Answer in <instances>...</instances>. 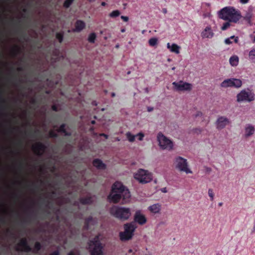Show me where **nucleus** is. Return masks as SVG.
Returning a JSON list of instances; mask_svg holds the SVG:
<instances>
[{
    "mask_svg": "<svg viewBox=\"0 0 255 255\" xmlns=\"http://www.w3.org/2000/svg\"><path fill=\"white\" fill-rule=\"evenodd\" d=\"M126 135L128 139L129 142H134L135 140V137L136 135H134L131 134L130 132H127Z\"/></svg>",
    "mask_w": 255,
    "mask_h": 255,
    "instance_id": "obj_31",
    "label": "nucleus"
},
{
    "mask_svg": "<svg viewBox=\"0 0 255 255\" xmlns=\"http://www.w3.org/2000/svg\"><path fill=\"white\" fill-rule=\"evenodd\" d=\"M49 136L51 137H56L57 136V133L52 130H51L49 131Z\"/></svg>",
    "mask_w": 255,
    "mask_h": 255,
    "instance_id": "obj_37",
    "label": "nucleus"
},
{
    "mask_svg": "<svg viewBox=\"0 0 255 255\" xmlns=\"http://www.w3.org/2000/svg\"><path fill=\"white\" fill-rule=\"evenodd\" d=\"M162 191L163 192H166V188H163L162 189Z\"/></svg>",
    "mask_w": 255,
    "mask_h": 255,
    "instance_id": "obj_60",
    "label": "nucleus"
},
{
    "mask_svg": "<svg viewBox=\"0 0 255 255\" xmlns=\"http://www.w3.org/2000/svg\"><path fill=\"white\" fill-rule=\"evenodd\" d=\"M116 140H118V141H120L121 139H120V138L117 137V138H116Z\"/></svg>",
    "mask_w": 255,
    "mask_h": 255,
    "instance_id": "obj_62",
    "label": "nucleus"
},
{
    "mask_svg": "<svg viewBox=\"0 0 255 255\" xmlns=\"http://www.w3.org/2000/svg\"><path fill=\"white\" fill-rule=\"evenodd\" d=\"M136 136H138V139L139 140H143V139L144 138V134H143V133H142V132H139V133L136 134Z\"/></svg>",
    "mask_w": 255,
    "mask_h": 255,
    "instance_id": "obj_40",
    "label": "nucleus"
},
{
    "mask_svg": "<svg viewBox=\"0 0 255 255\" xmlns=\"http://www.w3.org/2000/svg\"><path fill=\"white\" fill-rule=\"evenodd\" d=\"M208 195L210 198L211 200L213 201L214 200V193L212 188L208 189Z\"/></svg>",
    "mask_w": 255,
    "mask_h": 255,
    "instance_id": "obj_35",
    "label": "nucleus"
},
{
    "mask_svg": "<svg viewBox=\"0 0 255 255\" xmlns=\"http://www.w3.org/2000/svg\"><path fill=\"white\" fill-rule=\"evenodd\" d=\"M85 23L81 20H78L75 23V28L72 29L74 32H80L85 27Z\"/></svg>",
    "mask_w": 255,
    "mask_h": 255,
    "instance_id": "obj_16",
    "label": "nucleus"
},
{
    "mask_svg": "<svg viewBox=\"0 0 255 255\" xmlns=\"http://www.w3.org/2000/svg\"><path fill=\"white\" fill-rule=\"evenodd\" d=\"M152 174L146 170L139 169L134 174V178L140 183L145 184L152 180Z\"/></svg>",
    "mask_w": 255,
    "mask_h": 255,
    "instance_id": "obj_6",
    "label": "nucleus"
},
{
    "mask_svg": "<svg viewBox=\"0 0 255 255\" xmlns=\"http://www.w3.org/2000/svg\"><path fill=\"white\" fill-rule=\"evenodd\" d=\"M73 0H66L64 3V6L66 8L69 7L73 2Z\"/></svg>",
    "mask_w": 255,
    "mask_h": 255,
    "instance_id": "obj_36",
    "label": "nucleus"
},
{
    "mask_svg": "<svg viewBox=\"0 0 255 255\" xmlns=\"http://www.w3.org/2000/svg\"><path fill=\"white\" fill-rule=\"evenodd\" d=\"M68 255H80V253L78 251H72L69 252Z\"/></svg>",
    "mask_w": 255,
    "mask_h": 255,
    "instance_id": "obj_38",
    "label": "nucleus"
},
{
    "mask_svg": "<svg viewBox=\"0 0 255 255\" xmlns=\"http://www.w3.org/2000/svg\"><path fill=\"white\" fill-rule=\"evenodd\" d=\"M148 43L149 46H157L158 43V39L157 38H151L149 39Z\"/></svg>",
    "mask_w": 255,
    "mask_h": 255,
    "instance_id": "obj_26",
    "label": "nucleus"
},
{
    "mask_svg": "<svg viewBox=\"0 0 255 255\" xmlns=\"http://www.w3.org/2000/svg\"><path fill=\"white\" fill-rule=\"evenodd\" d=\"M242 80L238 79L231 78L225 79L221 84V87L223 88L235 87L240 88L242 86Z\"/></svg>",
    "mask_w": 255,
    "mask_h": 255,
    "instance_id": "obj_9",
    "label": "nucleus"
},
{
    "mask_svg": "<svg viewBox=\"0 0 255 255\" xmlns=\"http://www.w3.org/2000/svg\"><path fill=\"white\" fill-rule=\"evenodd\" d=\"M131 197L130 192L127 188L119 181H116L112 185L111 193L108 196L110 202L117 203L122 200L124 204L129 201Z\"/></svg>",
    "mask_w": 255,
    "mask_h": 255,
    "instance_id": "obj_1",
    "label": "nucleus"
},
{
    "mask_svg": "<svg viewBox=\"0 0 255 255\" xmlns=\"http://www.w3.org/2000/svg\"><path fill=\"white\" fill-rule=\"evenodd\" d=\"M231 124V121L228 117L225 116H218L215 122L216 128L219 130L224 128L227 126Z\"/></svg>",
    "mask_w": 255,
    "mask_h": 255,
    "instance_id": "obj_11",
    "label": "nucleus"
},
{
    "mask_svg": "<svg viewBox=\"0 0 255 255\" xmlns=\"http://www.w3.org/2000/svg\"><path fill=\"white\" fill-rule=\"evenodd\" d=\"M241 3L246 4L248 3L249 0H240Z\"/></svg>",
    "mask_w": 255,
    "mask_h": 255,
    "instance_id": "obj_44",
    "label": "nucleus"
},
{
    "mask_svg": "<svg viewBox=\"0 0 255 255\" xmlns=\"http://www.w3.org/2000/svg\"><path fill=\"white\" fill-rule=\"evenodd\" d=\"M101 135L104 136L105 137V138H106V139L108 138V136L107 134L103 133V134H101Z\"/></svg>",
    "mask_w": 255,
    "mask_h": 255,
    "instance_id": "obj_51",
    "label": "nucleus"
},
{
    "mask_svg": "<svg viewBox=\"0 0 255 255\" xmlns=\"http://www.w3.org/2000/svg\"><path fill=\"white\" fill-rule=\"evenodd\" d=\"M125 31H126V29H124V28H123V29H121V31L122 32H124Z\"/></svg>",
    "mask_w": 255,
    "mask_h": 255,
    "instance_id": "obj_56",
    "label": "nucleus"
},
{
    "mask_svg": "<svg viewBox=\"0 0 255 255\" xmlns=\"http://www.w3.org/2000/svg\"><path fill=\"white\" fill-rule=\"evenodd\" d=\"M49 255H59V252L58 250L55 251Z\"/></svg>",
    "mask_w": 255,
    "mask_h": 255,
    "instance_id": "obj_43",
    "label": "nucleus"
},
{
    "mask_svg": "<svg viewBox=\"0 0 255 255\" xmlns=\"http://www.w3.org/2000/svg\"><path fill=\"white\" fill-rule=\"evenodd\" d=\"M137 226L133 222L127 223L124 225V231L120 233L119 236L121 241H128L132 239L134 236L135 230Z\"/></svg>",
    "mask_w": 255,
    "mask_h": 255,
    "instance_id": "obj_4",
    "label": "nucleus"
},
{
    "mask_svg": "<svg viewBox=\"0 0 255 255\" xmlns=\"http://www.w3.org/2000/svg\"><path fill=\"white\" fill-rule=\"evenodd\" d=\"M255 99V95L252 90L248 88L247 89L241 90L240 93L237 96V101L238 102H251L254 101Z\"/></svg>",
    "mask_w": 255,
    "mask_h": 255,
    "instance_id": "obj_5",
    "label": "nucleus"
},
{
    "mask_svg": "<svg viewBox=\"0 0 255 255\" xmlns=\"http://www.w3.org/2000/svg\"><path fill=\"white\" fill-rule=\"evenodd\" d=\"M195 131L196 132H201L202 131V129H200V128H195Z\"/></svg>",
    "mask_w": 255,
    "mask_h": 255,
    "instance_id": "obj_47",
    "label": "nucleus"
},
{
    "mask_svg": "<svg viewBox=\"0 0 255 255\" xmlns=\"http://www.w3.org/2000/svg\"><path fill=\"white\" fill-rule=\"evenodd\" d=\"M214 35L211 26H207L201 32V36L202 38H212Z\"/></svg>",
    "mask_w": 255,
    "mask_h": 255,
    "instance_id": "obj_15",
    "label": "nucleus"
},
{
    "mask_svg": "<svg viewBox=\"0 0 255 255\" xmlns=\"http://www.w3.org/2000/svg\"><path fill=\"white\" fill-rule=\"evenodd\" d=\"M219 16L222 19L233 23H237L242 17L241 12L233 7L222 8L219 12Z\"/></svg>",
    "mask_w": 255,
    "mask_h": 255,
    "instance_id": "obj_2",
    "label": "nucleus"
},
{
    "mask_svg": "<svg viewBox=\"0 0 255 255\" xmlns=\"http://www.w3.org/2000/svg\"><path fill=\"white\" fill-rule=\"evenodd\" d=\"M223 205V203L222 202H220L218 203V206H222Z\"/></svg>",
    "mask_w": 255,
    "mask_h": 255,
    "instance_id": "obj_59",
    "label": "nucleus"
},
{
    "mask_svg": "<svg viewBox=\"0 0 255 255\" xmlns=\"http://www.w3.org/2000/svg\"><path fill=\"white\" fill-rule=\"evenodd\" d=\"M93 164L94 166H96V159L93 160Z\"/></svg>",
    "mask_w": 255,
    "mask_h": 255,
    "instance_id": "obj_54",
    "label": "nucleus"
},
{
    "mask_svg": "<svg viewBox=\"0 0 255 255\" xmlns=\"http://www.w3.org/2000/svg\"><path fill=\"white\" fill-rule=\"evenodd\" d=\"M91 123H92V124H95V121H92L91 122Z\"/></svg>",
    "mask_w": 255,
    "mask_h": 255,
    "instance_id": "obj_64",
    "label": "nucleus"
},
{
    "mask_svg": "<svg viewBox=\"0 0 255 255\" xmlns=\"http://www.w3.org/2000/svg\"><path fill=\"white\" fill-rule=\"evenodd\" d=\"M153 108H151V107H147V111L148 112H150V111H153Z\"/></svg>",
    "mask_w": 255,
    "mask_h": 255,
    "instance_id": "obj_46",
    "label": "nucleus"
},
{
    "mask_svg": "<svg viewBox=\"0 0 255 255\" xmlns=\"http://www.w3.org/2000/svg\"><path fill=\"white\" fill-rule=\"evenodd\" d=\"M56 37L58 40L59 42L61 43L63 41V34L61 32L57 33L56 35Z\"/></svg>",
    "mask_w": 255,
    "mask_h": 255,
    "instance_id": "obj_34",
    "label": "nucleus"
},
{
    "mask_svg": "<svg viewBox=\"0 0 255 255\" xmlns=\"http://www.w3.org/2000/svg\"><path fill=\"white\" fill-rule=\"evenodd\" d=\"M4 109V108L3 107V106H2V105L0 104V110H3Z\"/></svg>",
    "mask_w": 255,
    "mask_h": 255,
    "instance_id": "obj_52",
    "label": "nucleus"
},
{
    "mask_svg": "<svg viewBox=\"0 0 255 255\" xmlns=\"http://www.w3.org/2000/svg\"><path fill=\"white\" fill-rule=\"evenodd\" d=\"M231 22H229V20H227V22H225L223 26L221 27V30H226L228 29V28L231 26Z\"/></svg>",
    "mask_w": 255,
    "mask_h": 255,
    "instance_id": "obj_32",
    "label": "nucleus"
},
{
    "mask_svg": "<svg viewBox=\"0 0 255 255\" xmlns=\"http://www.w3.org/2000/svg\"><path fill=\"white\" fill-rule=\"evenodd\" d=\"M32 149L35 154L41 156L46 149V146L41 142H37L33 144Z\"/></svg>",
    "mask_w": 255,
    "mask_h": 255,
    "instance_id": "obj_13",
    "label": "nucleus"
},
{
    "mask_svg": "<svg viewBox=\"0 0 255 255\" xmlns=\"http://www.w3.org/2000/svg\"><path fill=\"white\" fill-rule=\"evenodd\" d=\"M254 232H255V225H254V226L253 227V229L252 230V233H254Z\"/></svg>",
    "mask_w": 255,
    "mask_h": 255,
    "instance_id": "obj_55",
    "label": "nucleus"
},
{
    "mask_svg": "<svg viewBox=\"0 0 255 255\" xmlns=\"http://www.w3.org/2000/svg\"><path fill=\"white\" fill-rule=\"evenodd\" d=\"M121 18L122 19H123L124 21H127L128 20L129 18H128V17L127 16H124V15H122L121 16Z\"/></svg>",
    "mask_w": 255,
    "mask_h": 255,
    "instance_id": "obj_41",
    "label": "nucleus"
},
{
    "mask_svg": "<svg viewBox=\"0 0 255 255\" xmlns=\"http://www.w3.org/2000/svg\"><path fill=\"white\" fill-rule=\"evenodd\" d=\"M167 9L166 8H162V12L163 13H167Z\"/></svg>",
    "mask_w": 255,
    "mask_h": 255,
    "instance_id": "obj_50",
    "label": "nucleus"
},
{
    "mask_svg": "<svg viewBox=\"0 0 255 255\" xmlns=\"http://www.w3.org/2000/svg\"><path fill=\"white\" fill-rule=\"evenodd\" d=\"M52 108V110L53 111H57V108L56 107V106H53Z\"/></svg>",
    "mask_w": 255,
    "mask_h": 255,
    "instance_id": "obj_48",
    "label": "nucleus"
},
{
    "mask_svg": "<svg viewBox=\"0 0 255 255\" xmlns=\"http://www.w3.org/2000/svg\"><path fill=\"white\" fill-rule=\"evenodd\" d=\"M121 12L118 10V9H116V10H114L112 12H111L109 16L111 17H112L113 18H114V17H118L121 15Z\"/></svg>",
    "mask_w": 255,
    "mask_h": 255,
    "instance_id": "obj_29",
    "label": "nucleus"
},
{
    "mask_svg": "<svg viewBox=\"0 0 255 255\" xmlns=\"http://www.w3.org/2000/svg\"><path fill=\"white\" fill-rule=\"evenodd\" d=\"M175 167L186 173H192V171L188 167L187 159L178 156L175 158Z\"/></svg>",
    "mask_w": 255,
    "mask_h": 255,
    "instance_id": "obj_8",
    "label": "nucleus"
},
{
    "mask_svg": "<svg viewBox=\"0 0 255 255\" xmlns=\"http://www.w3.org/2000/svg\"><path fill=\"white\" fill-rule=\"evenodd\" d=\"M115 95H116V94H115V93H112L111 94V97H114V96H115Z\"/></svg>",
    "mask_w": 255,
    "mask_h": 255,
    "instance_id": "obj_57",
    "label": "nucleus"
},
{
    "mask_svg": "<svg viewBox=\"0 0 255 255\" xmlns=\"http://www.w3.org/2000/svg\"><path fill=\"white\" fill-rule=\"evenodd\" d=\"M97 120L102 122V124L104 125H108V122L111 121L110 119V116L108 113L105 114L101 117L99 116H98V117L97 116Z\"/></svg>",
    "mask_w": 255,
    "mask_h": 255,
    "instance_id": "obj_18",
    "label": "nucleus"
},
{
    "mask_svg": "<svg viewBox=\"0 0 255 255\" xmlns=\"http://www.w3.org/2000/svg\"><path fill=\"white\" fill-rule=\"evenodd\" d=\"M105 109H104V108H103V109H101V111H102V112H103V111H105Z\"/></svg>",
    "mask_w": 255,
    "mask_h": 255,
    "instance_id": "obj_63",
    "label": "nucleus"
},
{
    "mask_svg": "<svg viewBox=\"0 0 255 255\" xmlns=\"http://www.w3.org/2000/svg\"><path fill=\"white\" fill-rule=\"evenodd\" d=\"M106 168V165L105 164L103 163L101 159L97 158V169H105Z\"/></svg>",
    "mask_w": 255,
    "mask_h": 255,
    "instance_id": "obj_24",
    "label": "nucleus"
},
{
    "mask_svg": "<svg viewBox=\"0 0 255 255\" xmlns=\"http://www.w3.org/2000/svg\"><path fill=\"white\" fill-rule=\"evenodd\" d=\"M18 49L19 48L17 46H15L14 47H13L12 49L13 54L15 55L18 51Z\"/></svg>",
    "mask_w": 255,
    "mask_h": 255,
    "instance_id": "obj_39",
    "label": "nucleus"
},
{
    "mask_svg": "<svg viewBox=\"0 0 255 255\" xmlns=\"http://www.w3.org/2000/svg\"><path fill=\"white\" fill-rule=\"evenodd\" d=\"M229 61L232 66H237L239 63V57L236 55L231 56Z\"/></svg>",
    "mask_w": 255,
    "mask_h": 255,
    "instance_id": "obj_23",
    "label": "nucleus"
},
{
    "mask_svg": "<svg viewBox=\"0 0 255 255\" xmlns=\"http://www.w3.org/2000/svg\"><path fill=\"white\" fill-rule=\"evenodd\" d=\"M6 212H7L6 210H5V209L3 210V213L5 214L6 213Z\"/></svg>",
    "mask_w": 255,
    "mask_h": 255,
    "instance_id": "obj_61",
    "label": "nucleus"
},
{
    "mask_svg": "<svg viewBox=\"0 0 255 255\" xmlns=\"http://www.w3.org/2000/svg\"><path fill=\"white\" fill-rule=\"evenodd\" d=\"M249 57L250 60L255 61V48L250 51Z\"/></svg>",
    "mask_w": 255,
    "mask_h": 255,
    "instance_id": "obj_28",
    "label": "nucleus"
},
{
    "mask_svg": "<svg viewBox=\"0 0 255 255\" xmlns=\"http://www.w3.org/2000/svg\"><path fill=\"white\" fill-rule=\"evenodd\" d=\"M106 4V3L105 1H103L101 2V5H103V6H105Z\"/></svg>",
    "mask_w": 255,
    "mask_h": 255,
    "instance_id": "obj_53",
    "label": "nucleus"
},
{
    "mask_svg": "<svg viewBox=\"0 0 255 255\" xmlns=\"http://www.w3.org/2000/svg\"><path fill=\"white\" fill-rule=\"evenodd\" d=\"M172 84L174 87V89L177 91H190L192 90V85L191 84L183 82V81H179L178 82H173Z\"/></svg>",
    "mask_w": 255,
    "mask_h": 255,
    "instance_id": "obj_10",
    "label": "nucleus"
},
{
    "mask_svg": "<svg viewBox=\"0 0 255 255\" xmlns=\"http://www.w3.org/2000/svg\"><path fill=\"white\" fill-rule=\"evenodd\" d=\"M95 39H96V34L95 33H92L89 36L88 41L90 42L94 43Z\"/></svg>",
    "mask_w": 255,
    "mask_h": 255,
    "instance_id": "obj_33",
    "label": "nucleus"
},
{
    "mask_svg": "<svg viewBox=\"0 0 255 255\" xmlns=\"http://www.w3.org/2000/svg\"><path fill=\"white\" fill-rule=\"evenodd\" d=\"M234 38H235V35L231 36V37H230V38L231 39H234Z\"/></svg>",
    "mask_w": 255,
    "mask_h": 255,
    "instance_id": "obj_58",
    "label": "nucleus"
},
{
    "mask_svg": "<svg viewBox=\"0 0 255 255\" xmlns=\"http://www.w3.org/2000/svg\"><path fill=\"white\" fill-rule=\"evenodd\" d=\"M232 42L231 39L230 38H226L225 40V43L227 45L231 44Z\"/></svg>",
    "mask_w": 255,
    "mask_h": 255,
    "instance_id": "obj_42",
    "label": "nucleus"
},
{
    "mask_svg": "<svg viewBox=\"0 0 255 255\" xmlns=\"http://www.w3.org/2000/svg\"><path fill=\"white\" fill-rule=\"evenodd\" d=\"M88 249L91 255H96V238H94L88 243Z\"/></svg>",
    "mask_w": 255,
    "mask_h": 255,
    "instance_id": "obj_20",
    "label": "nucleus"
},
{
    "mask_svg": "<svg viewBox=\"0 0 255 255\" xmlns=\"http://www.w3.org/2000/svg\"><path fill=\"white\" fill-rule=\"evenodd\" d=\"M255 131V129L254 126L251 124L247 125L245 128V136L249 137L253 135V134H254Z\"/></svg>",
    "mask_w": 255,
    "mask_h": 255,
    "instance_id": "obj_19",
    "label": "nucleus"
},
{
    "mask_svg": "<svg viewBox=\"0 0 255 255\" xmlns=\"http://www.w3.org/2000/svg\"><path fill=\"white\" fill-rule=\"evenodd\" d=\"M148 210L150 213L153 214L160 213L161 205L159 203L153 204L148 207Z\"/></svg>",
    "mask_w": 255,
    "mask_h": 255,
    "instance_id": "obj_17",
    "label": "nucleus"
},
{
    "mask_svg": "<svg viewBox=\"0 0 255 255\" xmlns=\"http://www.w3.org/2000/svg\"><path fill=\"white\" fill-rule=\"evenodd\" d=\"M202 115V113L201 112H198L195 115V117H201Z\"/></svg>",
    "mask_w": 255,
    "mask_h": 255,
    "instance_id": "obj_45",
    "label": "nucleus"
},
{
    "mask_svg": "<svg viewBox=\"0 0 255 255\" xmlns=\"http://www.w3.org/2000/svg\"><path fill=\"white\" fill-rule=\"evenodd\" d=\"M110 212L114 217L121 220H127L131 215V210L128 207L113 206L111 207Z\"/></svg>",
    "mask_w": 255,
    "mask_h": 255,
    "instance_id": "obj_3",
    "label": "nucleus"
},
{
    "mask_svg": "<svg viewBox=\"0 0 255 255\" xmlns=\"http://www.w3.org/2000/svg\"><path fill=\"white\" fill-rule=\"evenodd\" d=\"M133 220L139 225H143L147 222V218L140 210H136L133 217Z\"/></svg>",
    "mask_w": 255,
    "mask_h": 255,
    "instance_id": "obj_14",
    "label": "nucleus"
},
{
    "mask_svg": "<svg viewBox=\"0 0 255 255\" xmlns=\"http://www.w3.org/2000/svg\"><path fill=\"white\" fill-rule=\"evenodd\" d=\"M41 246L40 243L36 242L34 245V248L33 249H32V252L33 253L36 254L41 249Z\"/></svg>",
    "mask_w": 255,
    "mask_h": 255,
    "instance_id": "obj_25",
    "label": "nucleus"
},
{
    "mask_svg": "<svg viewBox=\"0 0 255 255\" xmlns=\"http://www.w3.org/2000/svg\"><path fill=\"white\" fill-rule=\"evenodd\" d=\"M167 47L172 52L179 54L180 46L176 44H172V45H170V43H168L167 44Z\"/></svg>",
    "mask_w": 255,
    "mask_h": 255,
    "instance_id": "obj_21",
    "label": "nucleus"
},
{
    "mask_svg": "<svg viewBox=\"0 0 255 255\" xmlns=\"http://www.w3.org/2000/svg\"><path fill=\"white\" fill-rule=\"evenodd\" d=\"M65 125L63 124H62L60 127H59V129H58V132H61L63 133H64V134L65 135H69V134L68 132H67L65 130Z\"/></svg>",
    "mask_w": 255,
    "mask_h": 255,
    "instance_id": "obj_30",
    "label": "nucleus"
},
{
    "mask_svg": "<svg viewBox=\"0 0 255 255\" xmlns=\"http://www.w3.org/2000/svg\"><path fill=\"white\" fill-rule=\"evenodd\" d=\"M238 40H239V38L238 37H235V38H234V41H235V43H238Z\"/></svg>",
    "mask_w": 255,
    "mask_h": 255,
    "instance_id": "obj_49",
    "label": "nucleus"
},
{
    "mask_svg": "<svg viewBox=\"0 0 255 255\" xmlns=\"http://www.w3.org/2000/svg\"><path fill=\"white\" fill-rule=\"evenodd\" d=\"M92 202V198L91 197L88 198H82L80 199V202L82 204H88Z\"/></svg>",
    "mask_w": 255,
    "mask_h": 255,
    "instance_id": "obj_27",
    "label": "nucleus"
},
{
    "mask_svg": "<svg viewBox=\"0 0 255 255\" xmlns=\"http://www.w3.org/2000/svg\"><path fill=\"white\" fill-rule=\"evenodd\" d=\"M15 250L17 251H24L25 252H30L32 251L31 248L28 245L26 238H22L20 240V242L16 245Z\"/></svg>",
    "mask_w": 255,
    "mask_h": 255,
    "instance_id": "obj_12",
    "label": "nucleus"
},
{
    "mask_svg": "<svg viewBox=\"0 0 255 255\" xmlns=\"http://www.w3.org/2000/svg\"><path fill=\"white\" fill-rule=\"evenodd\" d=\"M103 247L99 240V236L97 235V255H103Z\"/></svg>",
    "mask_w": 255,
    "mask_h": 255,
    "instance_id": "obj_22",
    "label": "nucleus"
},
{
    "mask_svg": "<svg viewBox=\"0 0 255 255\" xmlns=\"http://www.w3.org/2000/svg\"><path fill=\"white\" fill-rule=\"evenodd\" d=\"M159 145L162 149L171 150L173 149V143L171 140L167 138L161 132H159L157 136Z\"/></svg>",
    "mask_w": 255,
    "mask_h": 255,
    "instance_id": "obj_7",
    "label": "nucleus"
}]
</instances>
